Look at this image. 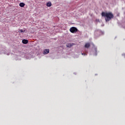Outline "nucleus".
I'll return each instance as SVG.
<instances>
[{
	"label": "nucleus",
	"instance_id": "nucleus-1",
	"mask_svg": "<svg viewBox=\"0 0 125 125\" xmlns=\"http://www.w3.org/2000/svg\"><path fill=\"white\" fill-rule=\"evenodd\" d=\"M101 15L102 17H105L106 21H108L114 18V15L111 12H103Z\"/></svg>",
	"mask_w": 125,
	"mask_h": 125
},
{
	"label": "nucleus",
	"instance_id": "nucleus-2",
	"mask_svg": "<svg viewBox=\"0 0 125 125\" xmlns=\"http://www.w3.org/2000/svg\"><path fill=\"white\" fill-rule=\"evenodd\" d=\"M69 31L72 33H75L78 32V29L75 27H72L70 28Z\"/></svg>",
	"mask_w": 125,
	"mask_h": 125
},
{
	"label": "nucleus",
	"instance_id": "nucleus-3",
	"mask_svg": "<svg viewBox=\"0 0 125 125\" xmlns=\"http://www.w3.org/2000/svg\"><path fill=\"white\" fill-rule=\"evenodd\" d=\"M84 47L85 48H89L90 47V43L87 42L85 44Z\"/></svg>",
	"mask_w": 125,
	"mask_h": 125
},
{
	"label": "nucleus",
	"instance_id": "nucleus-4",
	"mask_svg": "<svg viewBox=\"0 0 125 125\" xmlns=\"http://www.w3.org/2000/svg\"><path fill=\"white\" fill-rule=\"evenodd\" d=\"M48 53H49V49H46L44 50L43 54H48Z\"/></svg>",
	"mask_w": 125,
	"mask_h": 125
},
{
	"label": "nucleus",
	"instance_id": "nucleus-5",
	"mask_svg": "<svg viewBox=\"0 0 125 125\" xmlns=\"http://www.w3.org/2000/svg\"><path fill=\"white\" fill-rule=\"evenodd\" d=\"M28 40H25V39H24L23 40H22V43H23V44H27V43H28Z\"/></svg>",
	"mask_w": 125,
	"mask_h": 125
},
{
	"label": "nucleus",
	"instance_id": "nucleus-6",
	"mask_svg": "<svg viewBox=\"0 0 125 125\" xmlns=\"http://www.w3.org/2000/svg\"><path fill=\"white\" fill-rule=\"evenodd\" d=\"M74 45V43H68L66 44L67 47H72Z\"/></svg>",
	"mask_w": 125,
	"mask_h": 125
},
{
	"label": "nucleus",
	"instance_id": "nucleus-7",
	"mask_svg": "<svg viewBox=\"0 0 125 125\" xmlns=\"http://www.w3.org/2000/svg\"><path fill=\"white\" fill-rule=\"evenodd\" d=\"M25 5V4L23 3V2H21L20 4H19V6L21 7H24V6Z\"/></svg>",
	"mask_w": 125,
	"mask_h": 125
},
{
	"label": "nucleus",
	"instance_id": "nucleus-8",
	"mask_svg": "<svg viewBox=\"0 0 125 125\" xmlns=\"http://www.w3.org/2000/svg\"><path fill=\"white\" fill-rule=\"evenodd\" d=\"M52 5V4L51 2H48L46 3V6L47 7H51Z\"/></svg>",
	"mask_w": 125,
	"mask_h": 125
},
{
	"label": "nucleus",
	"instance_id": "nucleus-9",
	"mask_svg": "<svg viewBox=\"0 0 125 125\" xmlns=\"http://www.w3.org/2000/svg\"><path fill=\"white\" fill-rule=\"evenodd\" d=\"M25 31V30H23L22 29H21V30H20V31L21 33H22V32H24Z\"/></svg>",
	"mask_w": 125,
	"mask_h": 125
},
{
	"label": "nucleus",
	"instance_id": "nucleus-10",
	"mask_svg": "<svg viewBox=\"0 0 125 125\" xmlns=\"http://www.w3.org/2000/svg\"><path fill=\"white\" fill-rule=\"evenodd\" d=\"M95 51H96V53L97 52V48H95Z\"/></svg>",
	"mask_w": 125,
	"mask_h": 125
},
{
	"label": "nucleus",
	"instance_id": "nucleus-11",
	"mask_svg": "<svg viewBox=\"0 0 125 125\" xmlns=\"http://www.w3.org/2000/svg\"><path fill=\"white\" fill-rule=\"evenodd\" d=\"M82 55H86V54H85V53L83 54V53H82Z\"/></svg>",
	"mask_w": 125,
	"mask_h": 125
},
{
	"label": "nucleus",
	"instance_id": "nucleus-12",
	"mask_svg": "<svg viewBox=\"0 0 125 125\" xmlns=\"http://www.w3.org/2000/svg\"><path fill=\"white\" fill-rule=\"evenodd\" d=\"M96 55H97V53H96Z\"/></svg>",
	"mask_w": 125,
	"mask_h": 125
}]
</instances>
